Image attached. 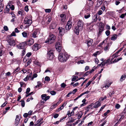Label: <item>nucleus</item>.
<instances>
[{
    "mask_svg": "<svg viewBox=\"0 0 126 126\" xmlns=\"http://www.w3.org/2000/svg\"><path fill=\"white\" fill-rule=\"evenodd\" d=\"M58 59L59 61L61 62H65L68 60L67 55L62 53H59Z\"/></svg>",
    "mask_w": 126,
    "mask_h": 126,
    "instance_id": "1",
    "label": "nucleus"
},
{
    "mask_svg": "<svg viewBox=\"0 0 126 126\" xmlns=\"http://www.w3.org/2000/svg\"><path fill=\"white\" fill-rule=\"evenodd\" d=\"M55 38V36L54 35L50 33L49 34V37L46 40L45 43L49 42L50 44L53 43L54 42Z\"/></svg>",
    "mask_w": 126,
    "mask_h": 126,
    "instance_id": "2",
    "label": "nucleus"
},
{
    "mask_svg": "<svg viewBox=\"0 0 126 126\" xmlns=\"http://www.w3.org/2000/svg\"><path fill=\"white\" fill-rule=\"evenodd\" d=\"M6 41L8 43L9 45L12 46H15L16 45V43L15 41L9 35H7V37Z\"/></svg>",
    "mask_w": 126,
    "mask_h": 126,
    "instance_id": "3",
    "label": "nucleus"
},
{
    "mask_svg": "<svg viewBox=\"0 0 126 126\" xmlns=\"http://www.w3.org/2000/svg\"><path fill=\"white\" fill-rule=\"evenodd\" d=\"M32 18L31 16H30L29 17L27 16L25 17L24 19V23L25 24L28 25V26H29L31 25L32 23Z\"/></svg>",
    "mask_w": 126,
    "mask_h": 126,
    "instance_id": "4",
    "label": "nucleus"
},
{
    "mask_svg": "<svg viewBox=\"0 0 126 126\" xmlns=\"http://www.w3.org/2000/svg\"><path fill=\"white\" fill-rule=\"evenodd\" d=\"M55 47L57 50L58 52H60L62 48V46L60 43L57 42L55 45Z\"/></svg>",
    "mask_w": 126,
    "mask_h": 126,
    "instance_id": "5",
    "label": "nucleus"
},
{
    "mask_svg": "<svg viewBox=\"0 0 126 126\" xmlns=\"http://www.w3.org/2000/svg\"><path fill=\"white\" fill-rule=\"evenodd\" d=\"M40 47V45L38 44H35L32 46V48L34 51H36L39 49Z\"/></svg>",
    "mask_w": 126,
    "mask_h": 126,
    "instance_id": "6",
    "label": "nucleus"
},
{
    "mask_svg": "<svg viewBox=\"0 0 126 126\" xmlns=\"http://www.w3.org/2000/svg\"><path fill=\"white\" fill-rule=\"evenodd\" d=\"M72 22L71 20H69L67 23V24L65 26V29L66 30H68L70 29L72 27Z\"/></svg>",
    "mask_w": 126,
    "mask_h": 126,
    "instance_id": "7",
    "label": "nucleus"
},
{
    "mask_svg": "<svg viewBox=\"0 0 126 126\" xmlns=\"http://www.w3.org/2000/svg\"><path fill=\"white\" fill-rule=\"evenodd\" d=\"M47 55L49 59L50 60L52 59L54 57L53 51L50 50L47 53Z\"/></svg>",
    "mask_w": 126,
    "mask_h": 126,
    "instance_id": "8",
    "label": "nucleus"
},
{
    "mask_svg": "<svg viewBox=\"0 0 126 126\" xmlns=\"http://www.w3.org/2000/svg\"><path fill=\"white\" fill-rule=\"evenodd\" d=\"M26 44V43L25 42H22L20 44L17 45V47L19 49H23L24 48Z\"/></svg>",
    "mask_w": 126,
    "mask_h": 126,
    "instance_id": "9",
    "label": "nucleus"
},
{
    "mask_svg": "<svg viewBox=\"0 0 126 126\" xmlns=\"http://www.w3.org/2000/svg\"><path fill=\"white\" fill-rule=\"evenodd\" d=\"M61 17V21L62 22H64L66 20V16L64 14H61L60 15Z\"/></svg>",
    "mask_w": 126,
    "mask_h": 126,
    "instance_id": "10",
    "label": "nucleus"
},
{
    "mask_svg": "<svg viewBox=\"0 0 126 126\" xmlns=\"http://www.w3.org/2000/svg\"><path fill=\"white\" fill-rule=\"evenodd\" d=\"M83 22L79 20L78 22L77 26L80 29H82L83 27Z\"/></svg>",
    "mask_w": 126,
    "mask_h": 126,
    "instance_id": "11",
    "label": "nucleus"
},
{
    "mask_svg": "<svg viewBox=\"0 0 126 126\" xmlns=\"http://www.w3.org/2000/svg\"><path fill=\"white\" fill-rule=\"evenodd\" d=\"M34 43V40L32 38H30L27 42V44L29 46L32 45Z\"/></svg>",
    "mask_w": 126,
    "mask_h": 126,
    "instance_id": "12",
    "label": "nucleus"
},
{
    "mask_svg": "<svg viewBox=\"0 0 126 126\" xmlns=\"http://www.w3.org/2000/svg\"><path fill=\"white\" fill-rule=\"evenodd\" d=\"M41 97L42 99L45 101L48 100L50 98L49 96H47L46 94H42L41 95Z\"/></svg>",
    "mask_w": 126,
    "mask_h": 126,
    "instance_id": "13",
    "label": "nucleus"
},
{
    "mask_svg": "<svg viewBox=\"0 0 126 126\" xmlns=\"http://www.w3.org/2000/svg\"><path fill=\"white\" fill-rule=\"evenodd\" d=\"M59 30V33L61 35H63L65 33V30L63 28L61 27H59L58 28Z\"/></svg>",
    "mask_w": 126,
    "mask_h": 126,
    "instance_id": "14",
    "label": "nucleus"
},
{
    "mask_svg": "<svg viewBox=\"0 0 126 126\" xmlns=\"http://www.w3.org/2000/svg\"><path fill=\"white\" fill-rule=\"evenodd\" d=\"M20 120V118L19 116L17 115L16 116V118L15 119V126H17L19 124Z\"/></svg>",
    "mask_w": 126,
    "mask_h": 126,
    "instance_id": "15",
    "label": "nucleus"
},
{
    "mask_svg": "<svg viewBox=\"0 0 126 126\" xmlns=\"http://www.w3.org/2000/svg\"><path fill=\"white\" fill-rule=\"evenodd\" d=\"M111 43H108L107 46L104 47V50L106 51H108L111 45Z\"/></svg>",
    "mask_w": 126,
    "mask_h": 126,
    "instance_id": "16",
    "label": "nucleus"
},
{
    "mask_svg": "<svg viewBox=\"0 0 126 126\" xmlns=\"http://www.w3.org/2000/svg\"><path fill=\"white\" fill-rule=\"evenodd\" d=\"M93 42V40L92 39H89L85 42V43H86L88 47L92 45V43Z\"/></svg>",
    "mask_w": 126,
    "mask_h": 126,
    "instance_id": "17",
    "label": "nucleus"
},
{
    "mask_svg": "<svg viewBox=\"0 0 126 126\" xmlns=\"http://www.w3.org/2000/svg\"><path fill=\"white\" fill-rule=\"evenodd\" d=\"M10 7L9 6V5H7L6 6V8L4 10V13H5L8 12L10 10Z\"/></svg>",
    "mask_w": 126,
    "mask_h": 126,
    "instance_id": "18",
    "label": "nucleus"
},
{
    "mask_svg": "<svg viewBox=\"0 0 126 126\" xmlns=\"http://www.w3.org/2000/svg\"><path fill=\"white\" fill-rule=\"evenodd\" d=\"M80 30L81 29L79 28V27H76L75 28L74 30L75 32L77 35L79 34Z\"/></svg>",
    "mask_w": 126,
    "mask_h": 126,
    "instance_id": "19",
    "label": "nucleus"
},
{
    "mask_svg": "<svg viewBox=\"0 0 126 126\" xmlns=\"http://www.w3.org/2000/svg\"><path fill=\"white\" fill-rule=\"evenodd\" d=\"M101 105V104L100 102H96L95 103L94 107L95 108H98Z\"/></svg>",
    "mask_w": 126,
    "mask_h": 126,
    "instance_id": "20",
    "label": "nucleus"
},
{
    "mask_svg": "<svg viewBox=\"0 0 126 126\" xmlns=\"http://www.w3.org/2000/svg\"><path fill=\"white\" fill-rule=\"evenodd\" d=\"M97 16L96 15H94L93 17V19L92 22L93 23L94 22L96 21L97 20Z\"/></svg>",
    "mask_w": 126,
    "mask_h": 126,
    "instance_id": "21",
    "label": "nucleus"
},
{
    "mask_svg": "<svg viewBox=\"0 0 126 126\" xmlns=\"http://www.w3.org/2000/svg\"><path fill=\"white\" fill-rule=\"evenodd\" d=\"M37 32H34L31 34V36L32 37L34 38H35L37 37Z\"/></svg>",
    "mask_w": 126,
    "mask_h": 126,
    "instance_id": "22",
    "label": "nucleus"
},
{
    "mask_svg": "<svg viewBox=\"0 0 126 126\" xmlns=\"http://www.w3.org/2000/svg\"><path fill=\"white\" fill-rule=\"evenodd\" d=\"M4 53V49L3 48H0V56H1Z\"/></svg>",
    "mask_w": 126,
    "mask_h": 126,
    "instance_id": "23",
    "label": "nucleus"
},
{
    "mask_svg": "<svg viewBox=\"0 0 126 126\" xmlns=\"http://www.w3.org/2000/svg\"><path fill=\"white\" fill-rule=\"evenodd\" d=\"M104 28L102 27H99L98 32V35L99 36L101 35L102 32L103 31Z\"/></svg>",
    "mask_w": 126,
    "mask_h": 126,
    "instance_id": "24",
    "label": "nucleus"
},
{
    "mask_svg": "<svg viewBox=\"0 0 126 126\" xmlns=\"http://www.w3.org/2000/svg\"><path fill=\"white\" fill-rule=\"evenodd\" d=\"M117 35L116 34H113L111 38V40H115L116 39Z\"/></svg>",
    "mask_w": 126,
    "mask_h": 126,
    "instance_id": "25",
    "label": "nucleus"
},
{
    "mask_svg": "<svg viewBox=\"0 0 126 126\" xmlns=\"http://www.w3.org/2000/svg\"><path fill=\"white\" fill-rule=\"evenodd\" d=\"M122 58L121 57L118 58L117 59H115L113 61L111 62V63H115L117 62H118L119 60H122Z\"/></svg>",
    "mask_w": 126,
    "mask_h": 126,
    "instance_id": "26",
    "label": "nucleus"
},
{
    "mask_svg": "<svg viewBox=\"0 0 126 126\" xmlns=\"http://www.w3.org/2000/svg\"><path fill=\"white\" fill-rule=\"evenodd\" d=\"M126 78V76L125 75H122L120 79V80L121 81H122L124 80H125Z\"/></svg>",
    "mask_w": 126,
    "mask_h": 126,
    "instance_id": "27",
    "label": "nucleus"
},
{
    "mask_svg": "<svg viewBox=\"0 0 126 126\" xmlns=\"http://www.w3.org/2000/svg\"><path fill=\"white\" fill-rule=\"evenodd\" d=\"M78 115V119H80L83 113L81 112H80L79 113L77 114Z\"/></svg>",
    "mask_w": 126,
    "mask_h": 126,
    "instance_id": "28",
    "label": "nucleus"
},
{
    "mask_svg": "<svg viewBox=\"0 0 126 126\" xmlns=\"http://www.w3.org/2000/svg\"><path fill=\"white\" fill-rule=\"evenodd\" d=\"M8 5H9L10 7V8L13 11L15 9L14 6V5H11V3H9Z\"/></svg>",
    "mask_w": 126,
    "mask_h": 126,
    "instance_id": "29",
    "label": "nucleus"
},
{
    "mask_svg": "<svg viewBox=\"0 0 126 126\" xmlns=\"http://www.w3.org/2000/svg\"><path fill=\"white\" fill-rule=\"evenodd\" d=\"M42 86L41 83L40 82H37V85L35 86L36 88H38V87H41Z\"/></svg>",
    "mask_w": 126,
    "mask_h": 126,
    "instance_id": "30",
    "label": "nucleus"
},
{
    "mask_svg": "<svg viewBox=\"0 0 126 126\" xmlns=\"http://www.w3.org/2000/svg\"><path fill=\"white\" fill-rule=\"evenodd\" d=\"M21 102V105L22 107H24L25 105V103L24 100H22L20 102Z\"/></svg>",
    "mask_w": 126,
    "mask_h": 126,
    "instance_id": "31",
    "label": "nucleus"
},
{
    "mask_svg": "<svg viewBox=\"0 0 126 126\" xmlns=\"http://www.w3.org/2000/svg\"><path fill=\"white\" fill-rule=\"evenodd\" d=\"M110 61V59H108L105 62H103V63L102 64V66L105 65L106 64L108 63Z\"/></svg>",
    "mask_w": 126,
    "mask_h": 126,
    "instance_id": "32",
    "label": "nucleus"
},
{
    "mask_svg": "<svg viewBox=\"0 0 126 126\" xmlns=\"http://www.w3.org/2000/svg\"><path fill=\"white\" fill-rule=\"evenodd\" d=\"M90 16V15L89 13H87L84 16V18L85 19H87Z\"/></svg>",
    "mask_w": 126,
    "mask_h": 126,
    "instance_id": "33",
    "label": "nucleus"
},
{
    "mask_svg": "<svg viewBox=\"0 0 126 126\" xmlns=\"http://www.w3.org/2000/svg\"><path fill=\"white\" fill-rule=\"evenodd\" d=\"M23 36L24 37H26L27 36V33L26 32H24L22 33Z\"/></svg>",
    "mask_w": 126,
    "mask_h": 126,
    "instance_id": "34",
    "label": "nucleus"
},
{
    "mask_svg": "<svg viewBox=\"0 0 126 126\" xmlns=\"http://www.w3.org/2000/svg\"><path fill=\"white\" fill-rule=\"evenodd\" d=\"M20 70V68L18 67L17 68H16V69L14 71L13 73H16L17 72H18Z\"/></svg>",
    "mask_w": 126,
    "mask_h": 126,
    "instance_id": "35",
    "label": "nucleus"
},
{
    "mask_svg": "<svg viewBox=\"0 0 126 126\" xmlns=\"http://www.w3.org/2000/svg\"><path fill=\"white\" fill-rule=\"evenodd\" d=\"M43 118H40V119L38 120L36 122V125L38 124L39 123L41 122L43 120Z\"/></svg>",
    "mask_w": 126,
    "mask_h": 126,
    "instance_id": "36",
    "label": "nucleus"
},
{
    "mask_svg": "<svg viewBox=\"0 0 126 126\" xmlns=\"http://www.w3.org/2000/svg\"><path fill=\"white\" fill-rule=\"evenodd\" d=\"M9 35L11 37H12V36H16V34L15 33V32H12L11 34L10 35Z\"/></svg>",
    "mask_w": 126,
    "mask_h": 126,
    "instance_id": "37",
    "label": "nucleus"
},
{
    "mask_svg": "<svg viewBox=\"0 0 126 126\" xmlns=\"http://www.w3.org/2000/svg\"><path fill=\"white\" fill-rule=\"evenodd\" d=\"M90 73V72L89 71H88L86 72L85 74L83 76V77H85L86 76H87Z\"/></svg>",
    "mask_w": 126,
    "mask_h": 126,
    "instance_id": "38",
    "label": "nucleus"
},
{
    "mask_svg": "<svg viewBox=\"0 0 126 126\" xmlns=\"http://www.w3.org/2000/svg\"><path fill=\"white\" fill-rule=\"evenodd\" d=\"M31 62V59L29 60V61H28L27 63H26L25 65H26V66H27L28 65L30 64Z\"/></svg>",
    "mask_w": 126,
    "mask_h": 126,
    "instance_id": "39",
    "label": "nucleus"
},
{
    "mask_svg": "<svg viewBox=\"0 0 126 126\" xmlns=\"http://www.w3.org/2000/svg\"><path fill=\"white\" fill-rule=\"evenodd\" d=\"M115 58H114L113 55L111 56L110 57V58L109 59H110V61L111 63V62H112V61Z\"/></svg>",
    "mask_w": 126,
    "mask_h": 126,
    "instance_id": "40",
    "label": "nucleus"
},
{
    "mask_svg": "<svg viewBox=\"0 0 126 126\" xmlns=\"http://www.w3.org/2000/svg\"><path fill=\"white\" fill-rule=\"evenodd\" d=\"M120 105L119 104H117L115 106V108L117 109H119L120 107Z\"/></svg>",
    "mask_w": 126,
    "mask_h": 126,
    "instance_id": "41",
    "label": "nucleus"
},
{
    "mask_svg": "<svg viewBox=\"0 0 126 126\" xmlns=\"http://www.w3.org/2000/svg\"><path fill=\"white\" fill-rule=\"evenodd\" d=\"M51 20V18L50 17H48V19L47 20V23L48 24L50 22Z\"/></svg>",
    "mask_w": 126,
    "mask_h": 126,
    "instance_id": "42",
    "label": "nucleus"
},
{
    "mask_svg": "<svg viewBox=\"0 0 126 126\" xmlns=\"http://www.w3.org/2000/svg\"><path fill=\"white\" fill-rule=\"evenodd\" d=\"M92 82V81L91 80L89 81V82L86 84V87H88L90 85Z\"/></svg>",
    "mask_w": 126,
    "mask_h": 126,
    "instance_id": "43",
    "label": "nucleus"
},
{
    "mask_svg": "<svg viewBox=\"0 0 126 126\" xmlns=\"http://www.w3.org/2000/svg\"><path fill=\"white\" fill-rule=\"evenodd\" d=\"M98 53V54H100V52L99 51H97L95 53L93 54V55L95 57H96Z\"/></svg>",
    "mask_w": 126,
    "mask_h": 126,
    "instance_id": "44",
    "label": "nucleus"
},
{
    "mask_svg": "<svg viewBox=\"0 0 126 126\" xmlns=\"http://www.w3.org/2000/svg\"><path fill=\"white\" fill-rule=\"evenodd\" d=\"M74 111H73L72 110V111L70 112V114L68 115V116L69 117H70L71 116H72L74 115Z\"/></svg>",
    "mask_w": 126,
    "mask_h": 126,
    "instance_id": "45",
    "label": "nucleus"
},
{
    "mask_svg": "<svg viewBox=\"0 0 126 126\" xmlns=\"http://www.w3.org/2000/svg\"><path fill=\"white\" fill-rule=\"evenodd\" d=\"M104 26L103 25V23L102 22H100L99 24V27L104 28Z\"/></svg>",
    "mask_w": 126,
    "mask_h": 126,
    "instance_id": "46",
    "label": "nucleus"
},
{
    "mask_svg": "<svg viewBox=\"0 0 126 126\" xmlns=\"http://www.w3.org/2000/svg\"><path fill=\"white\" fill-rule=\"evenodd\" d=\"M85 110H86V112H87L90 110V107L89 106H88L86 108Z\"/></svg>",
    "mask_w": 126,
    "mask_h": 126,
    "instance_id": "47",
    "label": "nucleus"
},
{
    "mask_svg": "<svg viewBox=\"0 0 126 126\" xmlns=\"http://www.w3.org/2000/svg\"><path fill=\"white\" fill-rule=\"evenodd\" d=\"M10 14L11 15H12V17H14V18H16V16L14 14L13 12H11V13Z\"/></svg>",
    "mask_w": 126,
    "mask_h": 126,
    "instance_id": "48",
    "label": "nucleus"
},
{
    "mask_svg": "<svg viewBox=\"0 0 126 126\" xmlns=\"http://www.w3.org/2000/svg\"><path fill=\"white\" fill-rule=\"evenodd\" d=\"M45 80L46 81H48L50 80V79L48 77H46L45 78Z\"/></svg>",
    "mask_w": 126,
    "mask_h": 126,
    "instance_id": "49",
    "label": "nucleus"
},
{
    "mask_svg": "<svg viewBox=\"0 0 126 126\" xmlns=\"http://www.w3.org/2000/svg\"><path fill=\"white\" fill-rule=\"evenodd\" d=\"M50 94L52 95H54L56 94V92L54 91H52L50 92Z\"/></svg>",
    "mask_w": 126,
    "mask_h": 126,
    "instance_id": "50",
    "label": "nucleus"
},
{
    "mask_svg": "<svg viewBox=\"0 0 126 126\" xmlns=\"http://www.w3.org/2000/svg\"><path fill=\"white\" fill-rule=\"evenodd\" d=\"M78 78V77L77 76H75L72 79V81H74L76 79Z\"/></svg>",
    "mask_w": 126,
    "mask_h": 126,
    "instance_id": "51",
    "label": "nucleus"
},
{
    "mask_svg": "<svg viewBox=\"0 0 126 126\" xmlns=\"http://www.w3.org/2000/svg\"><path fill=\"white\" fill-rule=\"evenodd\" d=\"M98 76V75L96 74L95 76L93 78L91 79V80L92 81L93 80H94L95 79L96 77Z\"/></svg>",
    "mask_w": 126,
    "mask_h": 126,
    "instance_id": "52",
    "label": "nucleus"
},
{
    "mask_svg": "<svg viewBox=\"0 0 126 126\" xmlns=\"http://www.w3.org/2000/svg\"><path fill=\"white\" fill-rule=\"evenodd\" d=\"M105 33L107 36H109L110 34V32L109 30L107 31Z\"/></svg>",
    "mask_w": 126,
    "mask_h": 126,
    "instance_id": "53",
    "label": "nucleus"
},
{
    "mask_svg": "<svg viewBox=\"0 0 126 126\" xmlns=\"http://www.w3.org/2000/svg\"><path fill=\"white\" fill-rule=\"evenodd\" d=\"M84 63V61L83 60H81L79 61L78 63L79 64L80 63H81V64H83Z\"/></svg>",
    "mask_w": 126,
    "mask_h": 126,
    "instance_id": "54",
    "label": "nucleus"
},
{
    "mask_svg": "<svg viewBox=\"0 0 126 126\" xmlns=\"http://www.w3.org/2000/svg\"><path fill=\"white\" fill-rule=\"evenodd\" d=\"M4 29L6 31H7L8 30V29L6 26H4L3 27Z\"/></svg>",
    "mask_w": 126,
    "mask_h": 126,
    "instance_id": "55",
    "label": "nucleus"
},
{
    "mask_svg": "<svg viewBox=\"0 0 126 126\" xmlns=\"http://www.w3.org/2000/svg\"><path fill=\"white\" fill-rule=\"evenodd\" d=\"M64 106H63V105H62V106L59 108L58 110V111H59L60 110H61L63 109L64 107Z\"/></svg>",
    "mask_w": 126,
    "mask_h": 126,
    "instance_id": "56",
    "label": "nucleus"
},
{
    "mask_svg": "<svg viewBox=\"0 0 126 126\" xmlns=\"http://www.w3.org/2000/svg\"><path fill=\"white\" fill-rule=\"evenodd\" d=\"M66 86V84H65L64 83H62L61 85V87L64 88Z\"/></svg>",
    "mask_w": 126,
    "mask_h": 126,
    "instance_id": "57",
    "label": "nucleus"
},
{
    "mask_svg": "<svg viewBox=\"0 0 126 126\" xmlns=\"http://www.w3.org/2000/svg\"><path fill=\"white\" fill-rule=\"evenodd\" d=\"M45 12L46 13H49L51 11V10L50 9H46L45 10Z\"/></svg>",
    "mask_w": 126,
    "mask_h": 126,
    "instance_id": "58",
    "label": "nucleus"
},
{
    "mask_svg": "<svg viewBox=\"0 0 126 126\" xmlns=\"http://www.w3.org/2000/svg\"><path fill=\"white\" fill-rule=\"evenodd\" d=\"M37 76V75L36 74H34L33 75V77L32 78V80L33 79L35 78Z\"/></svg>",
    "mask_w": 126,
    "mask_h": 126,
    "instance_id": "59",
    "label": "nucleus"
},
{
    "mask_svg": "<svg viewBox=\"0 0 126 126\" xmlns=\"http://www.w3.org/2000/svg\"><path fill=\"white\" fill-rule=\"evenodd\" d=\"M30 88H27L26 90V93L27 94H28L30 92Z\"/></svg>",
    "mask_w": 126,
    "mask_h": 126,
    "instance_id": "60",
    "label": "nucleus"
},
{
    "mask_svg": "<svg viewBox=\"0 0 126 126\" xmlns=\"http://www.w3.org/2000/svg\"><path fill=\"white\" fill-rule=\"evenodd\" d=\"M28 7V6H26L25 7V10L26 12H28L29 10Z\"/></svg>",
    "mask_w": 126,
    "mask_h": 126,
    "instance_id": "61",
    "label": "nucleus"
},
{
    "mask_svg": "<svg viewBox=\"0 0 126 126\" xmlns=\"http://www.w3.org/2000/svg\"><path fill=\"white\" fill-rule=\"evenodd\" d=\"M32 53L31 52H28L27 54L26 55L28 57H30Z\"/></svg>",
    "mask_w": 126,
    "mask_h": 126,
    "instance_id": "62",
    "label": "nucleus"
},
{
    "mask_svg": "<svg viewBox=\"0 0 126 126\" xmlns=\"http://www.w3.org/2000/svg\"><path fill=\"white\" fill-rule=\"evenodd\" d=\"M32 111L30 110L28 113V115H29L31 116L32 115Z\"/></svg>",
    "mask_w": 126,
    "mask_h": 126,
    "instance_id": "63",
    "label": "nucleus"
},
{
    "mask_svg": "<svg viewBox=\"0 0 126 126\" xmlns=\"http://www.w3.org/2000/svg\"><path fill=\"white\" fill-rule=\"evenodd\" d=\"M95 62L96 64H98L99 62V61L97 58H95Z\"/></svg>",
    "mask_w": 126,
    "mask_h": 126,
    "instance_id": "64",
    "label": "nucleus"
}]
</instances>
